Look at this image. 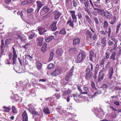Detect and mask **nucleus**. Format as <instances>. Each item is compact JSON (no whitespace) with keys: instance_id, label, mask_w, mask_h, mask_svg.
<instances>
[{"instance_id":"13d9d810","label":"nucleus","mask_w":121,"mask_h":121,"mask_svg":"<svg viewBox=\"0 0 121 121\" xmlns=\"http://www.w3.org/2000/svg\"><path fill=\"white\" fill-rule=\"evenodd\" d=\"M34 10V9L32 8H29L27 9V12L28 13H30Z\"/></svg>"},{"instance_id":"5fc2aeb1","label":"nucleus","mask_w":121,"mask_h":121,"mask_svg":"<svg viewBox=\"0 0 121 121\" xmlns=\"http://www.w3.org/2000/svg\"><path fill=\"white\" fill-rule=\"evenodd\" d=\"M113 41L114 43L115 44H114V47L117 46V43L118 42V40L116 39H114L113 40Z\"/></svg>"},{"instance_id":"dca6fc26","label":"nucleus","mask_w":121,"mask_h":121,"mask_svg":"<svg viewBox=\"0 0 121 121\" xmlns=\"http://www.w3.org/2000/svg\"><path fill=\"white\" fill-rule=\"evenodd\" d=\"M80 40V39L79 38L74 39L73 40V44L75 46L79 44Z\"/></svg>"},{"instance_id":"4468645a","label":"nucleus","mask_w":121,"mask_h":121,"mask_svg":"<svg viewBox=\"0 0 121 121\" xmlns=\"http://www.w3.org/2000/svg\"><path fill=\"white\" fill-rule=\"evenodd\" d=\"M57 23V22L54 21L53 22L52 24L49 27L50 28H51L52 31H55L56 30L57 28L56 26Z\"/></svg>"},{"instance_id":"603ef678","label":"nucleus","mask_w":121,"mask_h":121,"mask_svg":"<svg viewBox=\"0 0 121 121\" xmlns=\"http://www.w3.org/2000/svg\"><path fill=\"white\" fill-rule=\"evenodd\" d=\"M54 96H55L57 99H59L60 97V93L58 94L56 93L54 95Z\"/></svg>"},{"instance_id":"338daca9","label":"nucleus","mask_w":121,"mask_h":121,"mask_svg":"<svg viewBox=\"0 0 121 121\" xmlns=\"http://www.w3.org/2000/svg\"><path fill=\"white\" fill-rule=\"evenodd\" d=\"M53 64L51 63L48 66V69H50L53 67Z\"/></svg>"},{"instance_id":"2f4dec72","label":"nucleus","mask_w":121,"mask_h":121,"mask_svg":"<svg viewBox=\"0 0 121 121\" xmlns=\"http://www.w3.org/2000/svg\"><path fill=\"white\" fill-rule=\"evenodd\" d=\"M54 39V37L53 36H49L46 39L45 41L47 42H48L52 41V39Z\"/></svg>"},{"instance_id":"ea45409f","label":"nucleus","mask_w":121,"mask_h":121,"mask_svg":"<svg viewBox=\"0 0 121 121\" xmlns=\"http://www.w3.org/2000/svg\"><path fill=\"white\" fill-rule=\"evenodd\" d=\"M33 115L35 116H38L39 115V112L35 110V109L31 113Z\"/></svg>"},{"instance_id":"4be33fe9","label":"nucleus","mask_w":121,"mask_h":121,"mask_svg":"<svg viewBox=\"0 0 121 121\" xmlns=\"http://www.w3.org/2000/svg\"><path fill=\"white\" fill-rule=\"evenodd\" d=\"M63 50L61 48H58L56 50V54L59 56H60L63 52Z\"/></svg>"},{"instance_id":"3c124183","label":"nucleus","mask_w":121,"mask_h":121,"mask_svg":"<svg viewBox=\"0 0 121 121\" xmlns=\"http://www.w3.org/2000/svg\"><path fill=\"white\" fill-rule=\"evenodd\" d=\"M12 110L13 113H16L17 112V110L15 108V107L14 106H12Z\"/></svg>"},{"instance_id":"4c0bfd02","label":"nucleus","mask_w":121,"mask_h":121,"mask_svg":"<svg viewBox=\"0 0 121 121\" xmlns=\"http://www.w3.org/2000/svg\"><path fill=\"white\" fill-rule=\"evenodd\" d=\"M3 108L4 109V111L5 112H8L10 110V108L9 107H6L5 106H4Z\"/></svg>"},{"instance_id":"9d476101","label":"nucleus","mask_w":121,"mask_h":121,"mask_svg":"<svg viewBox=\"0 0 121 121\" xmlns=\"http://www.w3.org/2000/svg\"><path fill=\"white\" fill-rule=\"evenodd\" d=\"M108 45L109 47L111 48H113V49H111L110 50L111 52L112 51V50H115L117 47V46L115 47L114 46L115 44L112 41L110 40H109L108 41Z\"/></svg>"},{"instance_id":"f03ea898","label":"nucleus","mask_w":121,"mask_h":121,"mask_svg":"<svg viewBox=\"0 0 121 121\" xmlns=\"http://www.w3.org/2000/svg\"><path fill=\"white\" fill-rule=\"evenodd\" d=\"M111 26H110L108 27V31H107V30H106L105 31L103 30L101 31L100 32V34L102 35L106 36L107 35V33L108 37H109L111 33Z\"/></svg>"},{"instance_id":"473e14b6","label":"nucleus","mask_w":121,"mask_h":121,"mask_svg":"<svg viewBox=\"0 0 121 121\" xmlns=\"http://www.w3.org/2000/svg\"><path fill=\"white\" fill-rule=\"evenodd\" d=\"M89 53V58L90 60L91 61H92V58L93 57L94 52L93 51L91 50L90 51Z\"/></svg>"},{"instance_id":"de8ad7c7","label":"nucleus","mask_w":121,"mask_h":121,"mask_svg":"<svg viewBox=\"0 0 121 121\" xmlns=\"http://www.w3.org/2000/svg\"><path fill=\"white\" fill-rule=\"evenodd\" d=\"M109 54L108 52H106L105 54V57L104 59H108L109 58Z\"/></svg>"},{"instance_id":"8fccbe9b","label":"nucleus","mask_w":121,"mask_h":121,"mask_svg":"<svg viewBox=\"0 0 121 121\" xmlns=\"http://www.w3.org/2000/svg\"><path fill=\"white\" fill-rule=\"evenodd\" d=\"M77 50L76 48L74 47L70 48L69 50V51L70 52H75Z\"/></svg>"},{"instance_id":"7c9ffc66","label":"nucleus","mask_w":121,"mask_h":121,"mask_svg":"<svg viewBox=\"0 0 121 121\" xmlns=\"http://www.w3.org/2000/svg\"><path fill=\"white\" fill-rule=\"evenodd\" d=\"M100 42L102 44L104 45V47H105L106 43V38L104 37L102 38L100 40Z\"/></svg>"},{"instance_id":"58836bf2","label":"nucleus","mask_w":121,"mask_h":121,"mask_svg":"<svg viewBox=\"0 0 121 121\" xmlns=\"http://www.w3.org/2000/svg\"><path fill=\"white\" fill-rule=\"evenodd\" d=\"M43 111L46 114H49L50 113L49 110L47 108H44L43 110Z\"/></svg>"},{"instance_id":"b1692460","label":"nucleus","mask_w":121,"mask_h":121,"mask_svg":"<svg viewBox=\"0 0 121 121\" xmlns=\"http://www.w3.org/2000/svg\"><path fill=\"white\" fill-rule=\"evenodd\" d=\"M43 38H39L37 41V44L38 46H41L43 44Z\"/></svg>"},{"instance_id":"7ed1b4c3","label":"nucleus","mask_w":121,"mask_h":121,"mask_svg":"<svg viewBox=\"0 0 121 121\" xmlns=\"http://www.w3.org/2000/svg\"><path fill=\"white\" fill-rule=\"evenodd\" d=\"M105 76V73L102 70H101L99 73L98 78L97 82L98 83H100L103 80Z\"/></svg>"},{"instance_id":"c756f323","label":"nucleus","mask_w":121,"mask_h":121,"mask_svg":"<svg viewBox=\"0 0 121 121\" xmlns=\"http://www.w3.org/2000/svg\"><path fill=\"white\" fill-rule=\"evenodd\" d=\"M76 16H77L78 20H80L81 21H82L83 18L82 13L81 12L78 13H77Z\"/></svg>"},{"instance_id":"423d86ee","label":"nucleus","mask_w":121,"mask_h":121,"mask_svg":"<svg viewBox=\"0 0 121 121\" xmlns=\"http://www.w3.org/2000/svg\"><path fill=\"white\" fill-rule=\"evenodd\" d=\"M50 10V9L47 6H44L40 12L41 16H43L47 13Z\"/></svg>"},{"instance_id":"864d4df0","label":"nucleus","mask_w":121,"mask_h":121,"mask_svg":"<svg viewBox=\"0 0 121 121\" xmlns=\"http://www.w3.org/2000/svg\"><path fill=\"white\" fill-rule=\"evenodd\" d=\"M101 87L103 88V89H107L108 87V86L107 84H104L102 85L101 86Z\"/></svg>"},{"instance_id":"412c9836","label":"nucleus","mask_w":121,"mask_h":121,"mask_svg":"<svg viewBox=\"0 0 121 121\" xmlns=\"http://www.w3.org/2000/svg\"><path fill=\"white\" fill-rule=\"evenodd\" d=\"M85 35L86 36V39H88V38L91 39L92 38V33L89 30H87L86 32Z\"/></svg>"},{"instance_id":"bb28decb","label":"nucleus","mask_w":121,"mask_h":121,"mask_svg":"<svg viewBox=\"0 0 121 121\" xmlns=\"http://www.w3.org/2000/svg\"><path fill=\"white\" fill-rule=\"evenodd\" d=\"M108 23L107 21H104L103 23V27L104 29L105 30H107V29L108 28Z\"/></svg>"},{"instance_id":"4d7b16f0","label":"nucleus","mask_w":121,"mask_h":121,"mask_svg":"<svg viewBox=\"0 0 121 121\" xmlns=\"http://www.w3.org/2000/svg\"><path fill=\"white\" fill-rule=\"evenodd\" d=\"M88 7H85V8H84V9L85 11L87 12L88 14L89 15L90 13V12L89 9L88 8Z\"/></svg>"},{"instance_id":"79ce46f5","label":"nucleus","mask_w":121,"mask_h":121,"mask_svg":"<svg viewBox=\"0 0 121 121\" xmlns=\"http://www.w3.org/2000/svg\"><path fill=\"white\" fill-rule=\"evenodd\" d=\"M45 100H49V102L51 103L53 102L54 101V99L53 97H49L48 98H47L45 99Z\"/></svg>"},{"instance_id":"a878e982","label":"nucleus","mask_w":121,"mask_h":121,"mask_svg":"<svg viewBox=\"0 0 121 121\" xmlns=\"http://www.w3.org/2000/svg\"><path fill=\"white\" fill-rule=\"evenodd\" d=\"M28 110L29 112L31 113L34 110V107L32 104H29L28 105Z\"/></svg>"},{"instance_id":"a211bd4d","label":"nucleus","mask_w":121,"mask_h":121,"mask_svg":"<svg viewBox=\"0 0 121 121\" xmlns=\"http://www.w3.org/2000/svg\"><path fill=\"white\" fill-rule=\"evenodd\" d=\"M73 22H73V21H72L71 18H69L66 24L67 25H68L69 26L72 27V28H73L74 26V24Z\"/></svg>"},{"instance_id":"aec40b11","label":"nucleus","mask_w":121,"mask_h":121,"mask_svg":"<svg viewBox=\"0 0 121 121\" xmlns=\"http://www.w3.org/2000/svg\"><path fill=\"white\" fill-rule=\"evenodd\" d=\"M83 90L84 91L80 93L81 94H87L89 92V88L87 87H84Z\"/></svg>"},{"instance_id":"39448f33","label":"nucleus","mask_w":121,"mask_h":121,"mask_svg":"<svg viewBox=\"0 0 121 121\" xmlns=\"http://www.w3.org/2000/svg\"><path fill=\"white\" fill-rule=\"evenodd\" d=\"M74 69V67H72L71 69L69 71L68 73L65 77V80L66 81H69V78L71 77L73 75V72Z\"/></svg>"},{"instance_id":"e433bc0d","label":"nucleus","mask_w":121,"mask_h":121,"mask_svg":"<svg viewBox=\"0 0 121 121\" xmlns=\"http://www.w3.org/2000/svg\"><path fill=\"white\" fill-rule=\"evenodd\" d=\"M116 18L115 17L113 18L111 21H110L109 23L111 25H113L116 22Z\"/></svg>"},{"instance_id":"09e8293b","label":"nucleus","mask_w":121,"mask_h":121,"mask_svg":"<svg viewBox=\"0 0 121 121\" xmlns=\"http://www.w3.org/2000/svg\"><path fill=\"white\" fill-rule=\"evenodd\" d=\"M26 58L27 59H29L30 61H32L33 60V57L31 56L30 55H26Z\"/></svg>"},{"instance_id":"c85d7f7f","label":"nucleus","mask_w":121,"mask_h":121,"mask_svg":"<svg viewBox=\"0 0 121 121\" xmlns=\"http://www.w3.org/2000/svg\"><path fill=\"white\" fill-rule=\"evenodd\" d=\"M85 18L86 21L89 24H91L92 22V21L88 15H86L85 16Z\"/></svg>"},{"instance_id":"a18cd8bd","label":"nucleus","mask_w":121,"mask_h":121,"mask_svg":"<svg viewBox=\"0 0 121 121\" xmlns=\"http://www.w3.org/2000/svg\"><path fill=\"white\" fill-rule=\"evenodd\" d=\"M93 20L95 21L96 24L97 25L99 24V22L98 18L95 17H94L93 18Z\"/></svg>"},{"instance_id":"c03bdc74","label":"nucleus","mask_w":121,"mask_h":121,"mask_svg":"<svg viewBox=\"0 0 121 121\" xmlns=\"http://www.w3.org/2000/svg\"><path fill=\"white\" fill-rule=\"evenodd\" d=\"M42 65L41 63L39 62H38L37 65V67L38 69L39 70L42 67Z\"/></svg>"},{"instance_id":"20e7f679","label":"nucleus","mask_w":121,"mask_h":121,"mask_svg":"<svg viewBox=\"0 0 121 121\" xmlns=\"http://www.w3.org/2000/svg\"><path fill=\"white\" fill-rule=\"evenodd\" d=\"M86 56L84 53H80L77 57V61L78 63H80L82 62L85 59Z\"/></svg>"},{"instance_id":"c9c22d12","label":"nucleus","mask_w":121,"mask_h":121,"mask_svg":"<svg viewBox=\"0 0 121 121\" xmlns=\"http://www.w3.org/2000/svg\"><path fill=\"white\" fill-rule=\"evenodd\" d=\"M66 33V31L65 29L64 28H63L60 30L59 34H60L65 35Z\"/></svg>"},{"instance_id":"680f3d73","label":"nucleus","mask_w":121,"mask_h":121,"mask_svg":"<svg viewBox=\"0 0 121 121\" xmlns=\"http://www.w3.org/2000/svg\"><path fill=\"white\" fill-rule=\"evenodd\" d=\"M54 56V54L53 52H51L50 53V56L49 59L50 60H52L53 57V56Z\"/></svg>"},{"instance_id":"f8f14e48","label":"nucleus","mask_w":121,"mask_h":121,"mask_svg":"<svg viewBox=\"0 0 121 121\" xmlns=\"http://www.w3.org/2000/svg\"><path fill=\"white\" fill-rule=\"evenodd\" d=\"M22 116L23 118L22 121H28L27 114L26 111L23 112Z\"/></svg>"},{"instance_id":"052dcab7","label":"nucleus","mask_w":121,"mask_h":121,"mask_svg":"<svg viewBox=\"0 0 121 121\" xmlns=\"http://www.w3.org/2000/svg\"><path fill=\"white\" fill-rule=\"evenodd\" d=\"M104 61L105 60L104 59H102L99 62V64L100 66H101L104 64Z\"/></svg>"},{"instance_id":"72a5a7b5","label":"nucleus","mask_w":121,"mask_h":121,"mask_svg":"<svg viewBox=\"0 0 121 121\" xmlns=\"http://www.w3.org/2000/svg\"><path fill=\"white\" fill-rule=\"evenodd\" d=\"M1 51L3 52L4 50V40L2 39L1 40V43L0 46Z\"/></svg>"},{"instance_id":"ddd939ff","label":"nucleus","mask_w":121,"mask_h":121,"mask_svg":"<svg viewBox=\"0 0 121 121\" xmlns=\"http://www.w3.org/2000/svg\"><path fill=\"white\" fill-rule=\"evenodd\" d=\"M27 34L28 36L29 39H32L33 37L36 36V35L32 31L27 33Z\"/></svg>"},{"instance_id":"5701e85b","label":"nucleus","mask_w":121,"mask_h":121,"mask_svg":"<svg viewBox=\"0 0 121 121\" xmlns=\"http://www.w3.org/2000/svg\"><path fill=\"white\" fill-rule=\"evenodd\" d=\"M38 30L40 34H42L43 33L46 31L44 27L42 28L39 27L38 28Z\"/></svg>"},{"instance_id":"e2e57ef3","label":"nucleus","mask_w":121,"mask_h":121,"mask_svg":"<svg viewBox=\"0 0 121 121\" xmlns=\"http://www.w3.org/2000/svg\"><path fill=\"white\" fill-rule=\"evenodd\" d=\"M29 1L27 0H25L21 4L22 5H24L28 3Z\"/></svg>"},{"instance_id":"69168bd1","label":"nucleus","mask_w":121,"mask_h":121,"mask_svg":"<svg viewBox=\"0 0 121 121\" xmlns=\"http://www.w3.org/2000/svg\"><path fill=\"white\" fill-rule=\"evenodd\" d=\"M81 86H80L78 85L77 86V89L80 92V93L81 92H82V90L81 88Z\"/></svg>"},{"instance_id":"0eeeda50","label":"nucleus","mask_w":121,"mask_h":121,"mask_svg":"<svg viewBox=\"0 0 121 121\" xmlns=\"http://www.w3.org/2000/svg\"><path fill=\"white\" fill-rule=\"evenodd\" d=\"M37 5V9L35 10V12L38 13L40 9L43 6V4L42 2L38 0L36 2Z\"/></svg>"},{"instance_id":"6ab92c4d","label":"nucleus","mask_w":121,"mask_h":121,"mask_svg":"<svg viewBox=\"0 0 121 121\" xmlns=\"http://www.w3.org/2000/svg\"><path fill=\"white\" fill-rule=\"evenodd\" d=\"M71 92V91L69 89L63 91H62V96H65L69 95Z\"/></svg>"},{"instance_id":"f257e3e1","label":"nucleus","mask_w":121,"mask_h":121,"mask_svg":"<svg viewBox=\"0 0 121 121\" xmlns=\"http://www.w3.org/2000/svg\"><path fill=\"white\" fill-rule=\"evenodd\" d=\"M86 79L88 81L91 80L93 73L92 72H91L90 68H87L86 69Z\"/></svg>"},{"instance_id":"1a4fd4ad","label":"nucleus","mask_w":121,"mask_h":121,"mask_svg":"<svg viewBox=\"0 0 121 121\" xmlns=\"http://www.w3.org/2000/svg\"><path fill=\"white\" fill-rule=\"evenodd\" d=\"M60 70L58 68L56 69L51 73V75L52 76H57L60 74Z\"/></svg>"},{"instance_id":"393cba45","label":"nucleus","mask_w":121,"mask_h":121,"mask_svg":"<svg viewBox=\"0 0 121 121\" xmlns=\"http://www.w3.org/2000/svg\"><path fill=\"white\" fill-rule=\"evenodd\" d=\"M112 14L110 12L108 11H106V13H105V17L107 19H110L112 17Z\"/></svg>"},{"instance_id":"0e129e2a","label":"nucleus","mask_w":121,"mask_h":121,"mask_svg":"<svg viewBox=\"0 0 121 121\" xmlns=\"http://www.w3.org/2000/svg\"><path fill=\"white\" fill-rule=\"evenodd\" d=\"M92 39L93 40H95L97 39V37L96 33L94 34L92 37Z\"/></svg>"},{"instance_id":"f3484780","label":"nucleus","mask_w":121,"mask_h":121,"mask_svg":"<svg viewBox=\"0 0 121 121\" xmlns=\"http://www.w3.org/2000/svg\"><path fill=\"white\" fill-rule=\"evenodd\" d=\"M61 14L62 13H60L57 10H56L54 14L55 19L56 20H57Z\"/></svg>"},{"instance_id":"6e6d98bb","label":"nucleus","mask_w":121,"mask_h":121,"mask_svg":"<svg viewBox=\"0 0 121 121\" xmlns=\"http://www.w3.org/2000/svg\"><path fill=\"white\" fill-rule=\"evenodd\" d=\"M110 3H108V4H105L107 5V8L108 9V10H109L112 8V5L110 4Z\"/></svg>"},{"instance_id":"37998d69","label":"nucleus","mask_w":121,"mask_h":121,"mask_svg":"<svg viewBox=\"0 0 121 121\" xmlns=\"http://www.w3.org/2000/svg\"><path fill=\"white\" fill-rule=\"evenodd\" d=\"M17 55H13L12 60L13 61V63L14 64H16V60L17 58Z\"/></svg>"},{"instance_id":"6e6552de","label":"nucleus","mask_w":121,"mask_h":121,"mask_svg":"<svg viewBox=\"0 0 121 121\" xmlns=\"http://www.w3.org/2000/svg\"><path fill=\"white\" fill-rule=\"evenodd\" d=\"M69 12L71 15L73 22L75 23H76L77 22V18L75 14V12L74 10H70Z\"/></svg>"},{"instance_id":"cd10ccee","label":"nucleus","mask_w":121,"mask_h":121,"mask_svg":"<svg viewBox=\"0 0 121 121\" xmlns=\"http://www.w3.org/2000/svg\"><path fill=\"white\" fill-rule=\"evenodd\" d=\"M47 46V43L44 42L41 49V50L43 52H44L46 51Z\"/></svg>"},{"instance_id":"2eb2a0df","label":"nucleus","mask_w":121,"mask_h":121,"mask_svg":"<svg viewBox=\"0 0 121 121\" xmlns=\"http://www.w3.org/2000/svg\"><path fill=\"white\" fill-rule=\"evenodd\" d=\"M98 12L99 15L103 17H105V16L106 12H105L103 9H99L98 10Z\"/></svg>"},{"instance_id":"9b49d317","label":"nucleus","mask_w":121,"mask_h":121,"mask_svg":"<svg viewBox=\"0 0 121 121\" xmlns=\"http://www.w3.org/2000/svg\"><path fill=\"white\" fill-rule=\"evenodd\" d=\"M116 52H114L112 54L110 57L109 59L111 61V62H112V63L114 64L115 63V61L116 60Z\"/></svg>"},{"instance_id":"a19ab883","label":"nucleus","mask_w":121,"mask_h":121,"mask_svg":"<svg viewBox=\"0 0 121 121\" xmlns=\"http://www.w3.org/2000/svg\"><path fill=\"white\" fill-rule=\"evenodd\" d=\"M99 66L98 65H97L96 66L94 73L95 75H96L98 73L99 69Z\"/></svg>"},{"instance_id":"bf43d9fd","label":"nucleus","mask_w":121,"mask_h":121,"mask_svg":"<svg viewBox=\"0 0 121 121\" xmlns=\"http://www.w3.org/2000/svg\"><path fill=\"white\" fill-rule=\"evenodd\" d=\"M121 24H119L117 25V28L116 29V33H118V32L119 30V28L121 26Z\"/></svg>"},{"instance_id":"49530a36","label":"nucleus","mask_w":121,"mask_h":121,"mask_svg":"<svg viewBox=\"0 0 121 121\" xmlns=\"http://www.w3.org/2000/svg\"><path fill=\"white\" fill-rule=\"evenodd\" d=\"M84 4L85 7H89V2L88 0L84 2Z\"/></svg>"},{"instance_id":"f704fd0d","label":"nucleus","mask_w":121,"mask_h":121,"mask_svg":"<svg viewBox=\"0 0 121 121\" xmlns=\"http://www.w3.org/2000/svg\"><path fill=\"white\" fill-rule=\"evenodd\" d=\"M12 40V39L10 38L6 39L5 41V46H6L7 45H9L11 43Z\"/></svg>"},{"instance_id":"774afa93","label":"nucleus","mask_w":121,"mask_h":121,"mask_svg":"<svg viewBox=\"0 0 121 121\" xmlns=\"http://www.w3.org/2000/svg\"><path fill=\"white\" fill-rule=\"evenodd\" d=\"M90 29L93 33L95 34V28H92L91 27H90Z\"/></svg>"}]
</instances>
